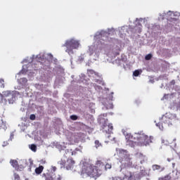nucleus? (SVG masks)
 <instances>
[{
	"label": "nucleus",
	"instance_id": "obj_1",
	"mask_svg": "<svg viewBox=\"0 0 180 180\" xmlns=\"http://www.w3.org/2000/svg\"><path fill=\"white\" fill-rule=\"evenodd\" d=\"M82 173L86 174L89 176H92V178H98L101 176V172H98V170L94 165L84 167L82 169Z\"/></svg>",
	"mask_w": 180,
	"mask_h": 180
},
{
	"label": "nucleus",
	"instance_id": "obj_2",
	"mask_svg": "<svg viewBox=\"0 0 180 180\" xmlns=\"http://www.w3.org/2000/svg\"><path fill=\"white\" fill-rule=\"evenodd\" d=\"M135 137H136V143L139 146H148L151 143V139L143 132L135 134Z\"/></svg>",
	"mask_w": 180,
	"mask_h": 180
},
{
	"label": "nucleus",
	"instance_id": "obj_3",
	"mask_svg": "<svg viewBox=\"0 0 180 180\" xmlns=\"http://www.w3.org/2000/svg\"><path fill=\"white\" fill-rule=\"evenodd\" d=\"M117 153L122 158L121 162L124 164L125 167H131L133 165V162H131L130 158L127 155V150L119 149Z\"/></svg>",
	"mask_w": 180,
	"mask_h": 180
},
{
	"label": "nucleus",
	"instance_id": "obj_4",
	"mask_svg": "<svg viewBox=\"0 0 180 180\" xmlns=\"http://www.w3.org/2000/svg\"><path fill=\"white\" fill-rule=\"evenodd\" d=\"M62 47L67 48L66 53H71L72 50L79 47V42L75 39H70L65 41Z\"/></svg>",
	"mask_w": 180,
	"mask_h": 180
},
{
	"label": "nucleus",
	"instance_id": "obj_5",
	"mask_svg": "<svg viewBox=\"0 0 180 180\" xmlns=\"http://www.w3.org/2000/svg\"><path fill=\"white\" fill-rule=\"evenodd\" d=\"M58 164H60V168H66L68 171H71V169H74V165L75 164V160L72 159V158H70L65 160H61L58 162Z\"/></svg>",
	"mask_w": 180,
	"mask_h": 180
},
{
	"label": "nucleus",
	"instance_id": "obj_6",
	"mask_svg": "<svg viewBox=\"0 0 180 180\" xmlns=\"http://www.w3.org/2000/svg\"><path fill=\"white\" fill-rule=\"evenodd\" d=\"M0 96L1 99H4V101H8L9 103H13V94L11 93V91H3V94H0Z\"/></svg>",
	"mask_w": 180,
	"mask_h": 180
},
{
	"label": "nucleus",
	"instance_id": "obj_7",
	"mask_svg": "<svg viewBox=\"0 0 180 180\" xmlns=\"http://www.w3.org/2000/svg\"><path fill=\"white\" fill-rule=\"evenodd\" d=\"M42 178H44L45 180H61L62 177L60 176V174L55 175L51 174V173H43L41 175Z\"/></svg>",
	"mask_w": 180,
	"mask_h": 180
},
{
	"label": "nucleus",
	"instance_id": "obj_8",
	"mask_svg": "<svg viewBox=\"0 0 180 180\" xmlns=\"http://www.w3.org/2000/svg\"><path fill=\"white\" fill-rule=\"evenodd\" d=\"M162 120L165 124H172V120H174V115L171 113H166L162 116Z\"/></svg>",
	"mask_w": 180,
	"mask_h": 180
},
{
	"label": "nucleus",
	"instance_id": "obj_9",
	"mask_svg": "<svg viewBox=\"0 0 180 180\" xmlns=\"http://www.w3.org/2000/svg\"><path fill=\"white\" fill-rule=\"evenodd\" d=\"M96 169L97 170L98 173H101L102 175V172L105 171V164L102 162V160H97L96 163V166H94Z\"/></svg>",
	"mask_w": 180,
	"mask_h": 180
},
{
	"label": "nucleus",
	"instance_id": "obj_10",
	"mask_svg": "<svg viewBox=\"0 0 180 180\" xmlns=\"http://www.w3.org/2000/svg\"><path fill=\"white\" fill-rule=\"evenodd\" d=\"M126 140L127 143H137V137H136V134L131 135V134H128L125 136Z\"/></svg>",
	"mask_w": 180,
	"mask_h": 180
},
{
	"label": "nucleus",
	"instance_id": "obj_11",
	"mask_svg": "<svg viewBox=\"0 0 180 180\" xmlns=\"http://www.w3.org/2000/svg\"><path fill=\"white\" fill-rule=\"evenodd\" d=\"M77 154L76 151L72 150V149H66L65 150V157L68 158Z\"/></svg>",
	"mask_w": 180,
	"mask_h": 180
},
{
	"label": "nucleus",
	"instance_id": "obj_12",
	"mask_svg": "<svg viewBox=\"0 0 180 180\" xmlns=\"http://www.w3.org/2000/svg\"><path fill=\"white\" fill-rule=\"evenodd\" d=\"M103 129L104 130V131H105V133H108V134H112V131L113 130V125L110 124L107 126H104Z\"/></svg>",
	"mask_w": 180,
	"mask_h": 180
},
{
	"label": "nucleus",
	"instance_id": "obj_13",
	"mask_svg": "<svg viewBox=\"0 0 180 180\" xmlns=\"http://www.w3.org/2000/svg\"><path fill=\"white\" fill-rule=\"evenodd\" d=\"M10 163L12 165L13 168H18L19 167V164L18 162V160H11Z\"/></svg>",
	"mask_w": 180,
	"mask_h": 180
},
{
	"label": "nucleus",
	"instance_id": "obj_14",
	"mask_svg": "<svg viewBox=\"0 0 180 180\" xmlns=\"http://www.w3.org/2000/svg\"><path fill=\"white\" fill-rule=\"evenodd\" d=\"M43 169H44V167L43 166H39V167H37L35 169V173L37 175H40V174H41V172H43Z\"/></svg>",
	"mask_w": 180,
	"mask_h": 180
},
{
	"label": "nucleus",
	"instance_id": "obj_15",
	"mask_svg": "<svg viewBox=\"0 0 180 180\" xmlns=\"http://www.w3.org/2000/svg\"><path fill=\"white\" fill-rule=\"evenodd\" d=\"M75 139V135L74 134H70V138L68 139L69 141H74V143H78V141Z\"/></svg>",
	"mask_w": 180,
	"mask_h": 180
},
{
	"label": "nucleus",
	"instance_id": "obj_16",
	"mask_svg": "<svg viewBox=\"0 0 180 180\" xmlns=\"http://www.w3.org/2000/svg\"><path fill=\"white\" fill-rule=\"evenodd\" d=\"M88 75L90 77H94V75H98V72H95L93 70H88Z\"/></svg>",
	"mask_w": 180,
	"mask_h": 180
},
{
	"label": "nucleus",
	"instance_id": "obj_17",
	"mask_svg": "<svg viewBox=\"0 0 180 180\" xmlns=\"http://www.w3.org/2000/svg\"><path fill=\"white\" fill-rule=\"evenodd\" d=\"M152 169H153V171H158V170L161 169V166H160L158 165H153L152 166Z\"/></svg>",
	"mask_w": 180,
	"mask_h": 180
},
{
	"label": "nucleus",
	"instance_id": "obj_18",
	"mask_svg": "<svg viewBox=\"0 0 180 180\" xmlns=\"http://www.w3.org/2000/svg\"><path fill=\"white\" fill-rule=\"evenodd\" d=\"M112 168V165L107 163L106 165H104V171H107L108 169H110Z\"/></svg>",
	"mask_w": 180,
	"mask_h": 180
},
{
	"label": "nucleus",
	"instance_id": "obj_19",
	"mask_svg": "<svg viewBox=\"0 0 180 180\" xmlns=\"http://www.w3.org/2000/svg\"><path fill=\"white\" fill-rule=\"evenodd\" d=\"M94 143H95L96 148H98V147H102V143H101V142H99V141L96 140Z\"/></svg>",
	"mask_w": 180,
	"mask_h": 180
},
{
	"label": "nucleus",
	"instance_id": "obj_20",
	"mask_svg": "<svg viewBox=\"0 0 180 180\" xmlns=\"http://www.w3.org/2000/svg\"><path fill=\"white\" fill-rule=\"evenodd\" d=\"M30 150H32V151L36 152L37 150V146H36L34 144H32L30 146Z\"/></svg>",
	"mask_w": 180,
	"mask_h": 180
},
{
	"label": "nucleus",
	"instance_id": "obj_21",
	"mask_svg": "<svg viewBox=\"0 0 180 180\" xmlns=\"http://www.w3.org/2000/svg\"><path fill=\"white\" fill-rule=\"evenodd\" d=\"M151 58H153V55L151 53L146 55L145 57L146 60H151Z\"/></svg>",
	"mask_w": 180,
	"mask_h": 180
},
{
	"label": "nucleus",
	"instance_id": "obj_22",
	"mask_svg": "<svg viewBox=\"0 0 180 180\" xmlns=\"http://www.w3.org/2000/svg\"><path fill=\"white\" fill-rule=\"evenodd\" d=\"M20 81L22 82V84H26L27 82V79L26 77H23L20 79Z\"/></svg>",
	"mask_w": 180,
	"mask_h": 180
},
{
	"label": "nucleus",
	"instance_id": "obj_23",
	"mask_svg": "<svg viewBox=\"0 0 180 180\" xmlns=\"http://www.w3.org/2000/svg\"><path fill=\"white\" fill-rule=\"evenodd\" d=\"M13 177H14V179H15V180H20V176H19V174H16V173H15V174H13Z\"/></svg>",
	"mask_w": 180,
	"mask_h": 180
},
{
	"label": "nucleus",
	"instance_id": "obj_24",
	"mask_svg": "<svg viewBox=\"0 0 180 180\" xmlns=\"http://www.w3.org/2000/svg\"><path fill=\"white\" fill-rule=\"evenodd\" d=\"M134 77H139L140 75V71L139 70H135L133 73Z\"/></svg>",
	"mask_w": 180,
	"mask_h": 180
},
{
	"label": "nucleus",
	"instance_id": "obj_25",
	"mask_svg": "<svg viewBox=\"0 0 180 180\" xmlns=\"http://www.w3.org/2000/svg\"><path fill=\"white\" fill-rule=\"evenodd\" d=\"M70 119H71V120H77L78 119V116L74 115H71Z\"/></svg>",
	"mask_w": 180,
	"mask_h": 180
},
{
	"label": "nucleus",
	"instance_id": "obj_26",
	"mask_svg": "<svg viewBox=\"0 0 180 180\" xmlns=\"http://www.w3.org/2000/svg\"><path fill=\"white\" fill-rule=\"evenodd\" d=\"M30 120H36V115L34 114H32L30 116Z\"/></svg>",
	"mask_w": 180,
	"mask_h": 180
},
{
	"label": "nucleus",
	"instance_id": "obj_27",
	"mask_svg": "<svg viewBox=\"0 0 180 180\" xmlns=\"http://www.w3.org/2000/svg\"><path fill=\"white\" fill-rule=\"evenodd\" d=\"M112 180H122L120 177H113Z\"/></svg>",
	"mask_w": 180,
	"mask_h": 180
},
{
	"label": "nucleus",
	"instance_id": "obj_28",
	"mask_svg": "<svg viewBox=\"0 0 180 180\" xmlns=\"http://www.w3.org/2000/svg\"><path fill=\"white\" fill-rule=\"evenodd\" d=\"M48 56L51 58V60H53V55H51V53H49Z\"/></svg>",
	"mask_w": 180,
	"mask_h": 180
},
{
	"label": "nucleus",
	"instance_id": "obj_29",
	"mask_svg": "<svg viewBox=\"0 0 180 180\" xmlns=\"http://www.w3.org/2000/svg\"><path fill=\"white\" fill-rule=\"evenodd\" d=\"M4 82H5V81H4V79H0V84H1L4 86Z\"/></svg>",
	"mask_w": 180,
	"mask_h": 180
},
{
	"label": "nucleus",
	"instance_id": "obj_30",
	"mask_svg": "<svg viewBox=\"0 0 180 180\" xmlns=\"http://www.w3.org/2000/svg\"><path fill=\"white\" fill-rule=\"evenodd\" d=\"M95 82H101V80L98 79H95Z\"/></svg>",
	"mask_w": 180,
	"mask_h": 180
},
{
	"label": "nucleus",
	"instance_id": "obj_31",
	"mask_svg": "<svg viewBox=\"0 0 180 180\" xmlns=\"http://www.w3.org/2000/svg\"><path fill=\"white\" fill-rule=\"evenodd\" d=\"M111 109H113V105H111Z\"/></svg>",
	"mask_w": 180,
	"mask_h": 180
},
{
	"label": "nucleus",
	"instance_id": "obj_32",
	"mask_svg": "<svg viewBox=\"0 0 180 180\" xmlns=\"http://www.w3.org/2000/svg\"><path fill=\"white\" fill-rule=\"evenodd\" d=\"M79 149H78V148H76V149H75L76 151H79Z\"/></svg>",
	"mask_w": 180,
	"mask_h": 180
},
{
	"label": "nucleus",
	"instance_id": "obj_33",
	"mask_svg": "<svg viewBox=\"0 0 180 180\" xmlns=\"http://www.w3.org/2000/svg\"><path fill=\"white\" fill-rule=\"evenodd\" d=\"M53 169H54V171H56V167H53Z\"/></svg>",
	"mask_w": 180,
	"mask_h": 180
},
{
	"label": "nucleus",
	"instance_id": "obj_34",
	"mask_svg": "<svg viewBox=\"0 0 180 180\" xmlns=\"http://www.w3.org/2000/svg\"><path fill=\"white\" fill-rule=\"evenodd\" d=\"M141 164H143V161H141Z\"/></svg>",
	"mask_w": 180,
	"mask_h": 180
},
{
	"label": "nucleus",
	"instance_id": "obj_35",
	"mask_svg": "<svg viewBox=\"0 0 180 180\" xmlns=\"http://www.w3.org/2000/svg\"><path fill=\"white\" fill-rule=\"evenodd\" d=\"M140 155H141L142 157H144V156H143V155H141V154Z\"/></svg>",
	"mask_w": 180,
	"mask_h": 180
},
{
	"label": "nucleus",
	"instance_id": "obj_36",
	"mask_svg": "<svg viewBox=\"0 0 180 180\" xmlns=\"http://www.w3.org/2000/svg\"><path fill=\"white\" fill-rule=\"evenodd\" d=\"M156 126H158V124H157Z\"/></svg>",
	"mask_w": 180,
	"mask_h": 180
}]
</instances>
